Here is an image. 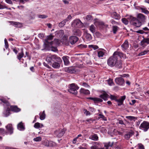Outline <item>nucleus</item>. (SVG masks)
<instances>
[{
	"label": "nucleus",
	"mask_w": 149,
	"mask_h": 149,
	"mask_svg": "<svg viewBox=\"0 0 149 149\" xmlns=\"http://www.w3.org/2000/svg\"><path fill=\"white\" fill-rule=\"evenodd\" d=\"M124 58H126L125 54L122 52L116 51L113 54V56H111L107 60V64L111 67L115 66L116 68L120 69L122 67V61L121 60H118V57Z\"/></svg>",
	"instance_id": "obj_1"
},
{
	"label": "nucleus",
	"mask_w": 149,
	"mask_h": 149,
	"mask_svg": "<svg viewBox=\"0 0 149 149\" xmlns=\"http://www.w3.org/2000/svg\"><path fill=\"white\" fill-rule=\"evenodd\" d=\"M131 25L134 28L139 27L141 26L142 24L139 22L136 17L130 15L127 17Z\"/></svg>",
	"instance_id": "obj_2"
},
{
	"label": "nucleus",
	"mask_w": 149,
	"mask_h": 149,
	"mask_svg": "<svg viewBox=\"0 0 149 149\" xmlns=\"http://www.w3.org/2000/svg\"><path fill=\"white\" fill-rule=\"evenodd\" d=\"M79 88V87L74 83L70 85L69 89L68 91L70 93L76 95L77 93V90Z\"/></svg>",
	"instance_id": "obj_3"
},
{
	"label": "nucleus",
	"mask_w": 149,
	"mask_h": 149,
	"mask_svg": "<svg viewBox=\"0 0 149 149\" xmlns=\"http://www.w3.org/2000/svg\"><path fill=\"white\" fill-rule=\"evenodd\" d=\"M83 24L79 19H76L74 20L72 23V26L74 27H81Z\"/></svg>",
	"instance_id": "obj_4"
},
{
	"label": "nucleus",
	"mask_w": 149,
	"mask_h": 149,
	"mask_svg": "<svg viewBox=\"0 0 149 149\" xmlns=\"http://www.w3.org/2000/svg\"><path fill=\"white\" fill-rule=\"evenodd\" d=\"M139 128L143 130L144 132L147 131L149 129V123L144 121L139 126Z\"/></svg>",
	"instance_id": "obj_5"
},
{
	"label": "nucleus",
	"mask_w": 149,
	"mask_h": 149,
	"mask_svg": "<svg viewBox=\"0 0 149 149\" xmlns=\"http://www.w3.org/2000/svg\"><path fill=\"white\" fill-rule=\"evenodd\" d=\"M65 130L64 129L57 130L54 132V134L58 138L61 137L65 133Z\"/></svg>",
	"instance_id": "obj_6"
},
{
	"label": "nucleus",
	"mask_w": 149,
	"mask_h": 149,
	"mask_svg": "<svg viewBox=\"0 0 149 149\" xmlns=\"http://www.w3.org/2000/svg\"><path fill=\"white\" fill-rule=\"evenodd\" d=\"M136 18L142 24L145 22L146 20L145 16L141 13L138 14Z\"/></svg>",
	"instance_id": "obj_7"
},
{
	"label": "nucleus",
	"mask_w": 149,
	"mask_h": 149,
	"mask_svg": "<svg viewBox=\"0 0 149 149\" xmlns=\"http://www.w3.org/2000/svg\"><path fill=\"white\" fill-rule=\"evenodd\" d=\"M116 83L119 85H122L125 83V81L121 77L116 78L115 80Z\"/></svg>",
	"instance_id": "obj_8"
},
{
	"label": "nucleus",
	"mask_w": 149,
	"mask_h": 149,
	"mask_svg": "<svg viewBox=\"0 0 149 149\" xmlns=\"http://www.w3.org/2000/svg\"><path fill=\"white\" fill-rule=\"evenodd\" d=\"M55 143L51 141L47 140L44 141L42 142V144L46 146L52 147L55 145Z\"/></svg>",
	"instance_id": "obj_9"
},
{
	"label": "nucleus",
	"mask_w": 149,
	"mask_h": 149,
	"mask_svg": "<svg viewBox=\"0 0 149 149\" xmlns=\"http://www.w3.org/2000/svg\"><path fill=\"white\" fill-rule=\"evenodd\" d=\"M65 72L70 73H73L76 72L75 68L73 67L66 68L65 69Z\"/></svg>",
	"instance_id": "obj_10"
},
{
	"label": "nucleus",
	"mask_w": 149,
	"mask_h": 149,
	"mask_svg": "<svg viewBox=\"0 0 149 149\" xmlns=\"http://www.w3.org/2000/svg\"><path fill=\"white\" fill-rule=\"evenodd\" d=\"M78 38L76 36H71L69 38V42L72 44H74L78 40Z\"/></svg>",
	"instance_id": "obj_11"
},
{
	"label": "nucleus",
	"mask_w": 149,
	"mask_h": 149,
	"mask_svg": "<svg viewBox=\"0 0 149 149\" xmlns=\"http://www.w3.org/2000/svg\"><path fill=\"white\" fill-rule=\"evenodd\" d=\"M122 48V50L123 51L127 50L129 47V44L127 40L125 41L123 44L121 45Z\"/></svg>",
	"instance_id": "obj_12"
},
{
	"label": "nucleus",
	"mask_w": 149,
	"mask_h": 149,
	"mask_svg": "<svg viewBox=\"0 0 149 149\" xmlns=\"http://www.w3.org/2000/svg\"><path fill=\"white\" fill-rule=\"evenodd\" d=\"M54 37L52 35L50 34L49 35L47 36V37L46 39L45 40V42H46L47 44L49 45H50V42L49 41L50 40H51L53 39Z\"/></svg>",
	"instance_id": "obj_13"
},
{
	"label": "nucleus",
	"mask_w": 149,
	"mask_h": 149,
	"mask_svg": "<svg viewBox=\"0 0 149 149\" xmlns=\"http://www.w3.org/2000/svg\"><path fill=\"white\" fill-rule=\"evenodd\" d=\"M51 58L53 61L56 60L57 62H62V60L61 58L58 56L54 54L51 56Z\"/></svg>",
	"instance_id": "obj_14"
},
{
	"label": "nucleus",
	"mask_w": 149,
	"mask_h": 149,
	"mask_svg": "<svg viewBox=\"0 0 149 149\" xmlns=\"http://www.w3.org/2000/svg\"><path fill=\"white\" fill-rule=\"evenodd\" d=\"M10 109L12 111L14 112H18L21 111V109L17 106H11Z\"/></svg>",
	"instance_id": "obj_15"
},
{
	"label": "nucleus",
	"mask_w": 149,
	"mask_h": 149,
	"mask_svg": "<svg viewBox=\"0 0 149 149\" xmlns=\"http://www.w3.org/2000/svg\"><path fill=\"white\" fill-rule=\"evenodd\" d=\"M87 98L93 100L95 103H98L99 102H102L103 101V100L102 99L97 97H89Z\"/></svg>",
	"instance_id": "obj_16"
},
{
	"label": "nucleus",
	"mask_w": 149,
	"mask_h": 149,
	"mask_svg": "<svg viewBox=\"0 0 149 149\" xmlns=\"http://www.w3.org/2000/svg\"><path fill=\"white\" fill-rule=\"evenodd\" d=\"M125 98L126 96L124 95L121 96V98L118 99H117V100L116 101L118 102V106H120L122 105L123 104V101L125 99Z\"/></svg>",
	"instance_id": "obj_17"
},
{
	"label": "nucleus",
	"mask_w": 149,
	"mask_h": 149,
	"mask_svg": "<svg viewBox=\"0 0 149 149\" xmlns=\"http://www.w3.org/2000/svg\"><path fill=\"white\" fill-rule=\"evenodd\" d=\"M7 130L10 134H12L13 132V128L11 124H8L6 126Z\"/></svg>",
	"instance_id": "obj_18"
},
{
	"label": "nucleus",
	"mask_w": 149,
	"mask_h": 149,
	"mask_svg": "<svg viewBox=\"0 0 149 149\" xmlns=\"http://www.w3.org/2000/svg\"><path fill=\"white\" fill-rule=\"evenodd\" d=\"M134 134V132L132 131L129 132L126 134L124 135V138L127 140L129 139L130 137L132 136Z\"/></svg>",
	"instance_id": "obj_19"
},
{
	"label": "nucleus",
	"mask_w": 149,
	"mask_h": 149,
	"mask_svg": "<svg viewBox=\"0 0 149 149\" xmlns=\"http://www.w3.org/2000/svg\"><path fill=\"white\" fill-rule=\"evenodd\" d=\"M69 57L67 56H64L62 58L64 61L65 65H68L70 63V62L69 61Z\"/></svg>",
	"instance_id": "obj_20"
},
{
	"label": "nucleus",
	"mask_w": 149,
	"mask_h": 149,
	"mask_svg": "<svg viewBox=\"0 0 149 149\" xmlns=\"http://www.w3.org/2000/svg\"><path fill=\"white\" fill-rule=\"evenodd\" d=\"M60 43V41L58 39H55L50 42V46L54 44L55 45H59Z\"/></svg>",
	"instance_id": "obj_21"
},
{
	"label": "nucleus",
	"mask_w": 149,
	"mask_h": 149,
	"mask_svg": "<svg viewBox=\"0 0 149 149\" xmlns=\"http://www.w3.org/2000/svg\"><path fill=\"white\" fill-rule=\"evenodd\" d=\"M89 139L95 141H97L98 140V137L97 135L95 134L90 135Z\"/></svg>",
	"instance_id": "obj_22"
},
{
	"label": "nucleus",
	"mask_w": 149,
	"mask_h": 149,
	"mask_svg": "<svg viewBox=\"0 0 149 149\" xmlns=\"http://www.w3.org/2000/svg\"><path fill=\"white\" fill-rule=\"evenodd\" d=\"M73 33L74 35L78 36H80L81 34V32L79 29H74L73 30Z\"/></svg>",
	"instance_id": "obj_23"
},
{
	"label": "nucleus",
	"mask_w": 149,
	"mask_h": 149,
	"mask_svg": "<svg viewBox=\"0 0 149 149\" xmlns=\"http://www.w3.org/2000/svg\"><path fill=\"white\" fill-rule=\"evenodd\" d=\"M149 44V38H146L143 39L141 42V45L144 46L145 44Z\"/></svg>",
	"instance_id": "obj_24"
},
{
	"label": "nucleus",
	"mask_w": 149,
	"mask_h": 149,
	"mask_svg": "<svg viewBox=\"0 0 149 149\" xmlns=\"http://www.w3.org/2000/svg\"><path fill=\"white\" fill-rule=\"evenodd\" d=\"M17 127L18 130L21 131L25 129L23 123L22 122H20L17 125Z\"/></svg>",
	"instance_id": "obj_25"
},
{
	"label": "nucleus",
	"mask_w": 149,
	"mask_h": 149,
	"mask_svg": "<svg viewBox=\"0 0 149 149\" xmlns=\"http://www.w3.org/2000/svg\"><path fill=\"white\" fill-rule=\"evenodd\" d=\"M61 63H62V62H54L52 64V66L54 68H59L60 66V64Z\"/></svg>",
	"instance_id": "obj_26"
},
{
	"label": "nucleus",
	"mask_w": 149,
	"mask_h": 149,
	"mask_svg": "<svg viewBox=\"0 0 149 149\" xmlns=\"http://www.w3.org/2000/svg\"><path fill=\"white\" fill-rule=\"evenodd\" d=\"M80 92L81 93L85 95H88L90 93V91L88 90L82 88L80 89Z\"/></svg>",
	"instance_id": "obj_27"
},
{
	"label": "nucleus",
	"mask_w": 149,
	"mask_h": 149,
	"mask_svg": "<svg viewBox=\"0 0 149 149\" xmlns=\"http://www.w3.org/2000/svg\"><path fill=\"white\" fill-rule=\"evenodd\" d=\"M10 109L9 108H7L4 111L3 114L5 117H7L10 114Z\"/></svg>",
	"instance_id": "obj_28"
},
{
	"label": "nucleus",
	"mask_w": 149,
	"mask_h": 149,
	"mask_svg": "<svg viewBox=\"0 0 149 149\" xmlns=\"http://www.w3.org/2000/svg\"><path fill=\"white\" fill-rule=\"evenodd\" d=\"M24 55L23 51L22 49L21 50V52L19 53L18 54L17 56V58L19 60H20L21 58H22Z\"/></svg>",
	"instance_id": "obj_29"
},
{
	"label": "nucleus",
	"mask_w": 149,
	"mask_h": 149,
	"mask_svg": "<svg viewBox=\"0 0 149 149\" xmlns=\"http://www.w3.org/2000/svg\"><path fill=\"white\" fill-rule=\"evenodd\" d=\"M108 95L106 93H104L100 96V97L103 99L104 100H107L108 98Z\"/></svg>",
	"instance_id": "obj_30"
},
{
	"label": "nucleus",
	"mask_w": 149,
	"mask_h": 149,
	"mask_svg": "<svg viewBox=\"0 0 149 149\" xmlns=\"http://www.w3.org/2000/svg\"><path fill=\"white\" fill-rule=\"evenodd\" d=\"M113 144V142H109L108 143H106L104 145V146L106 147V149H108L109 147H112Z\"/></svg>",
	"instance_id": "obj_31"
},
{
	"label": "nucleus",
	"mask_w": 149,
	"mask_h": 149,
	"mask_svg": "<svg viewBox=\"0 0 149 149\" xmlns=\"http://www.w3.org/2000/svg\"><path fill=\"white\" fill-rule=\"evenodd\" d=\"M85 38L88 41H90L92 39L91 35L89 33H86L85 34Z\"/></svg>",
	"instance_id": "obj_32"
},
{
	"label": "nucleus",
	"mask_w": 149,
	"mask_h": 149,
	"mask_svg": "<svg viewBox=\"0 0 149 149\" xmlns=\"http://www.w3.org/2000/svg\"><path fill=\"white\" fill-rule=\"evenodd\" d=\"M39 115L40 116V118L41 120H42L45 118L46 115L44 111L42 112V113H40Z\"/></svg>",
	"instance_id": "obj_33"
},
{
	"label": "nucleus",
	"mask_w": 149,
	"mask_h": 149,
	"mask_svg": "<svg viewBox=\"0 0 149 149\" xmlns=\"http://www.w3.org/2000/svg\"><path fill=\"white\" fill-rule=\"evenodd\" d=\"M89 30L92 33H93L95 31V27L93 25H91L89 27Z\"/></svg>",
	"instance_id": "obj_34"
},
{
	"label": "nucleus",
	"mask_w": 149,
	"mask_h": 149,
	"mask_svg": "<svg viewBox=\"0 0 149 149\" xmlns=\"http://www.w3.org/2000/svg\"><path fill=\"white\" fill-rule=\"evenodd\" d=\"M93 16L91 15H88L86 16V19L87 21L92 20L93 19Z\"/></svg>",
	"instance_id": "obj_35"
},
{
	"label": "nucleus",
	"mask_w": 149,
	"mask_h": 149,
	"mask_svg": "<svg viewBox=\"0 0 149 149\" xmlns=\"http://www.w3.org/2000/svg\"><path fill=\"white\" fill-rule=\"evenodd\" d=\"M118 28V27L116 26H113L112 30L113 33L116 34V33Z\"/></svg>",
	"instance_id": "obj_36"
},
{
	"label": "nucleus",
	"mask_w": 149,
	"mask_h": 149,
	"mask_svg": "<svg viewBox=\"0 0 149 149\" xmlns=\"http://www.w3.org/2000/svg\"><path fill=\"white\" fill-rule=\"evenodd\" d=\"M126 118L128 120L132 121V120H134L135 121V119H136V118L133 116H126Z\"/></svg>",
	"instance_id": "obj_37"
},
{
	"label": "nucleus",
	"mask_w": 149,
	"mask_h": 149,
	"mask_svg": "<svg viewBox=\"0 0 149 149\" xmlns=\"http://www.w3.org/2000/svg\"><path fill=\"white\" fill-rule=\"evenodd\" d=\"M121 20L122 22L125 25H127L129 23V21L125 18H123Z\"/></svg>",
	"instance_id": "obj_38"
},
{
	"label": "nucleus",
	"mask_w": 149,
	"mask_h": 149,
	"mask_svg": "<svg viewBox=\"0 0 149 149\" xmlns=\"http://www.w3.org/2000/svg\"><path fill=\"white\" fill-rule=\"evenodd\" d=\"M112 15L113 17L116 19H117L119 17V15L118 14H117L116 12H113V13Z\"/></svg>",
	"instance_id": "obj_39"
},
{
	"label": "nucleus",
	"mask_w": 149,
	"mask_h": 149,
	"mask_svg": "<svg viewBox=\"0 0 149 149\" xmlns=\"http://www.w3.org/2000/svg\"><path fill=\"white\" fill-rule=\"evenodd\" d=\"M99 117H98V118L100 119L101 118H102V120H107V119L105 117V116L103 115L100 114H99Z\"/></svg>",
	"instance_id": "obj_40"
},
{
	"label": "nucleus",
	"mask_w": 149,
	"mask_h": 149,
	"mask_svg": "<svg viewBox=\"0 0 149 149\" xmlns=\"http://www.w3.org/2000/svg\"><path fill=\"white\" fill-rule=\"evenodd\" d=\"M104 54V53L102 51H100L98 52V56L99 57H103Z\"/></svg>",
	"instance_id": "obj_41"
},
{
	"label": "nucleus",
	"mask_w": 149,
	"mask_h": 149,
	"mask_svg": "<svg viewBox=\"0 0 149 149\" xmlns=\"http://www.w3.org/2000/svg\"><path fill=\"white\" fill-rule=\"evenodd\" d=\"M34 127L36 128L39 129L40 127V124L38 122L36 123L35 124Z\"/></svg>",
	"instance_id": "obj_42"
},
{
	"label": "nucleus",
	"mask_w": 149,
	"mask_h": 149,
	"mask_svg": "<svg viewBox=\"0 0 149 149\" xmlns=\"http://www.w3.org/2000/svg\"><path fill=\"white\" fill-rule=\"evenodd\" d=\"M140 9L141 10V12L143 13L146 14H148L149 13V12L145 8H141Z\"/></svg>",
	"instance_id": "obj_43"
},
{
	"label": "nucleus",
	"mask_w": 149,
	"mask_h": 149,
	"mask_svg": "<svg viewBox=\"0 0 149 149\" xmlns=\"http://www.w3.org/2000/svg\"><path fill=\"white\" fill-rule=\"evenodd\" d=\"M80 84L85 87L89 88L90 87L89 85L86 82H81Z\"/></svg>",
	"instance_id": "obj_44"
},
{
	"label": "nucleus",
	"mask_w": 149,
	"mask_h": 149,
	"mask_svg": "<svg viewBox=\"0 0 149 149\" xmlns=\"http://www.w3.org/2000/svg\"><path fill=\"white\" fill-rule=\"evenodd\" d=\"M148 52V51L147 50H144L143 52H142L139 54V56H142L146 54Z\"/></svg>",
	"instance_id": "obj_45"
},
{
	"label": "nucleus",
	"mask_w": 149,
	"mask_h": 149,
	"mask_svg": "<svg viewBox=\"0 0 149 149\" xmlns=\"http://www.w3.org/2000/svg\"><path fill=\"white\" fill-rule=\"evenodd\" d=\"M89 47L92 48L94 50H96L98 48V47L97 46L94 45H91L89 46Z\"/></svg>",
	"instance_id": "obj_46"
},
{
	"label": "nucleus",
	"mask_w": 149,
	"mask_h": 149,
	"mask_svg": "<svg viewBox=\"0 0 149 149\" xmlns=\"http://www.w3.org/2000/svg\"><path fill=\"white\" fill-rule=\"evenodd\" d=\"M42 138L40 136H38L33 139V140L35 141H39L41 140Z\"/></svg>",
	"instance_id": "obj_47"
},
{
	"label": "nucleus",
	"mask_w": 149,
	"mask_h": 149,
	"mask_svg": "<svg viewBox=\"0 0 149 149\" xmlns=\"http://www.w3.org/2000/svg\"><path fill=\"white\" fill-rule=\"evenodd\" d=\"M65 22L63 20L59 24V26L60 27L63 26L65 24Z\"/></svg>",
	"instance_id": "obj_48"
},
{
	"label": "nucleus",
	"mask_w": 149,
	"mask_h": 149,
	"mask_svg": "<svg viewBox=\"0 0 149 149\" xmlns=\"http://www.w3.org/2000/svg\"><path fill=\"white\" fill-rule=\"evenodd\" d=\"M38 17L39 18L44 19L47 18V16L45 15H38Z\"/></svg>",
	"instance_id": "obj_49"
},
{
	"label": "nucleus",
	"mask_w": 149,
	"mask_h": 149,
	"mask_svg": "<svg viewBox=\"0 0 149 149\" xmlns=\"http://www.w3.org/2000/svg\"><path fill=\"white\" fill-rule=\"evenodd\" d=\"M110 98L111 100H114L116 101L117 100V99L116 97L113 95H111L110 96Z\"/></svg>",
	"instance_id": "obj_50"
},
{
	"label": "nucleus",
	"mask_w": 149,
	"mask_h": 149,
	"mask_svg": "<svg viewBox=\"0 0 149 149\" xmlns=\"http://www.w3.org/2000/svg\"><path fill=\"white\" fill-rule=\"evenodd\" d=\"M4 42L5 48L6 49H7L9 45L7 41L6 38L4 40Z\"/></svg>",
	"instance_id": "obj_51"
},
{
	"label": "nucleus",
	"mask_w": 149,
	"mask_h": 149,
	"mask_svg": "<svg viewBox=\"0 0 149 149\" xmlns=\"http://www.w3.org/2000/svg\"><path fill=\"white\" fill-rule=\"evenodd\" d=\"M0 100L4 103L7 104L8 103V101L4 98H1Z\"/></svg>",
	"instance_id": "obj_52"
},
{
	"label": "nucleus",
	"mask_w": 149,
	"mask_h": 149,
	"mask_svg": "<svg viewBox=\"0 0 149 149\" xmlns=\"http://www.w3.org/2000/svg\"><path fill=\"white\" fill-rule=\"evenodd\" d=\"M46 61L48 63H51L52 60L51 56L50 57H47L46 58Z\"/></svg>",
	"instance_id": "obj_53"
},
{
	"label": "nucleus",
	"mask_w": 149,
	"mask_h": 149,
	"mask_svg": "<svg viewBox=\"0 0 149 149\" xmlns=\"http://www.w3.org/2000/svg\"><path fill=\"white\" fill-rule=\"evenodd\" d=\"M95 121V120L92 118H90L89 119H87L86 121L88 122L89 124L91 123V122H93Z\"/></svg>",
	"instance_id": "obj_54"
},
{
	"label": "nucleus",
	"mask_w": 149,
	"mask_h": 149,
	"mask_svg": "<svg viewBox=\"0 0 149 149\" xmlns=\"http://www.w3.org/2000/svg\"><path fill=\"white\" fill-rule=\"evenodd\" d=\"M108 84L109 85H112V84H113L112 80L111 79H110L107 80Z\"/></svg>",
	"instance_id": "obj_55"
},
{
	"label": "nucleus",
	"mask_w": 149,
	"mask_h": 149,
	"mask_svg": "<svg viewBox=\"0 0 149 149\" xmlns=\"http://www.w3.org/2000/svg\"><path fill=\"white\" fill-rule=\"evenodd\" d=\"M51 50L53 51H54V52H56V51L57 50V48L56 47H51Z\"/></svg>",
	"instance_id": "obj_56"
},
{
	"label": "nucleus",
	"mask_w": 149,
	"mask_h": 149,
	"mask_svg": "<svg viewBox=\"0 0 149 149\" xmlns=\"http://www.w3.org/2000/svg\"><path fill=\"white\" fill-rule=\"evenodd\" d=\"M5 1L8 4H13V2L11 0H5Z\"/></svg>",
	"instance_id": "obj_57"
},
{
	"label": "nucleus",
	"mask_w": 149,
	"mask_h": 149,
	"mask_svg": "<svg viewBox=\"0 0 149 149\" xmlns=\"http://www.w3.org/2000/svg\"><path fill=\"white\" fill-rule=\"evenodd\" d=\"M78 138L77 137L74 138L72 141V143L74 144H75L77 143V140Z\"/></svg>",
	"instance_id": "obj_58"
},
{
	"label": "nucleus",
	"mask_w": 149,
	"mask_h": 149,
	"mask_svg": "<svg viewBox=\"0 0 149 149\" xmlns=\"http://www.w3.org/2000/svg\"><path fill=\"white\" fill-rule=\"evenodd\" d=\"M29 1V0H19V2L20 3L24 4L25 3V2H27Z\"/></svg>",
	"instance_id": "obj_59"
},
{
	"label": "nucleus",
	"mask_w": 149,
	"mask_h": 149,
	"mask_svg": "<svg viewBox=\"0 0 149 149\" xmlns=\"http://www.w3.org/2000/svg\"><path fill=\"white\" fill-rule=\"evenodd\" d=\"M5 8H7L6 6L4 5H2L0 4V9H2Z\"/></svg>",
	"instance_id": "obj_60"
},
{
	"label": "nucleus",
	"mask_w": 149,
	"mask_h": 149,
	"mask_svg": "<svg viewBox=\"0 0 149 149\" xmlns=\"http://www.w3.org/2000/svg\"><path fill=\"white\" fill-rule=\"evenodd\" d=\"M9 22L11 24H13V25H17L18 24V23L17 22H12V21H10V22Z\"/></svg>",
	"instance_id": "obj_61"
},
{
	"label": "nucleus",
	"mask_w": 149,
	"mask_h": 149,
	"mask_svg": "<svg viewBox=\"0 0 149 149\" xmlns=\"http://www.w3.org/2000/svg\"><path fill=\"white\" fill-rule=\"evenodd\" d=\"M136 32L138 33H140V34H143L144 33V32L143 30H138Z\"/></svg>",
	"instance_id": "obj_62"
},
{
	"label": "nucleus",
	"mask_w": 149,
	"mask_h": 149,
	"mask_svg": "<svg viewBox=\"0 0 149 149\" xmlns=\"http://www.w3.org/2000/svg\"><path fill=\"white\" fill-rule=\"evenodd\" d=\"M139 149H145L143 145L141 144L139 145Z\"/></svg>",
	"instance_id": "obj_63"
},
{
	"label": "nucleus",
	"mask_w": 149,
	"mask_h": 149,
	"mask_svg": "<svg viewBox=\"0 0 149 149\" xmlns=\"http://www.w3.org/2000/svg\"><path fill=\"white\" fill-rule=\"evenodd\" d=\"M91 149H99L95 146H92L91 147Z\"/></svg>",
	"instance_id": "obj_64"
}]
</instances>
